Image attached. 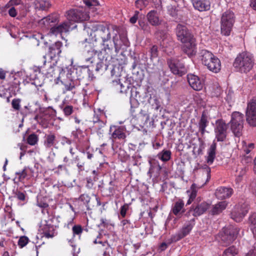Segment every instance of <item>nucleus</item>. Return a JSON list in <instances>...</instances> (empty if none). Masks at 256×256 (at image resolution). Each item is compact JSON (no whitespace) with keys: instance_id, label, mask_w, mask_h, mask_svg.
<instances>
[{"instance_id":"13d9d810","label":"nucleus","mask_w":256,"mask_h":256,"mask_svg":"<svg viewBox=\"0 0 256 256\" xmlns=\"http://www.w3.org/2000/svg\"><path fill=\"white\" fill-rule=\"evenodd\" d=\"M234 96V92L231 90L229 89L226 91V97L225 99L228 103L232 101Z\"/></svg>"},{"instance_id":"9d476101","label":"nucleus","mask_w":256,"mask_h":256,"mask_svg":"<svg viewBox=\"0 0 256 256\" xmlns=\"http://www.w3.org/2000/svg\"><path fill=\"white\" fill-rule=\"evenodd\" d=\"M167 64L172 72L176 75L182 76L186 73V69L183 63L177 58H171L167 60Z\"/></svg>"},{"instance_id":"f8f14e48","label":"nucleus","mask_w":256,"mask_h":256,"mask_svg":"<svg viewBox=\"0 0 256 256\" xmlns=\"http://www.w3.org/2000/svg\"><path fill=\"white\" fill-rule=\"evenodd\" d=\"M176 36L178 40L184 43L195 38L190 30L185 26L178 24L176 27Z\"/></svg>"},{"instance_id":"2eb2a0df","label":"nucleus","mask_w":256,"mask_h":256,"mask_svg":"<svg viewBox=\"0 0 256 256\" xmlns=\"http://www.w3.org/2000/svg\"><path fill=\"white\" fill-rule=\"evenodd\" d=\"M182 51L190 58L196 54V38L182 43Z\"/></svg>"},{"instance_id":"338daca9","label":"nucleus","mask_w":256,"mask_h":256,"mask_svg":"<svg viewBox=\"0 0 256 256\" xmlns=\"http://www.w3.org/2000/svg\"><path fill=\"white\" fill-rule=\"evenodd\" d=\"M120 40L122 42V44H120V46H122V45H124L126 46H128L130 45V42H128V40L126 36L124 35L120 36Z\"/></svg>"},{"instance_id":"a19ab883","label":"nucleus","mask_w":256,"mask_h":256,"mask_svg":"<svg viewBox=\"0 0 256 256\" xmlns=\"http://www.w3.org/2000/svg\"><path fill=\"white\" fill-rule=\"evenodd\" d=\"M102 234H99L97 237L94 240V243L95 244H100L102 246V248L103 250H108L110 248V245L108 244L107 240H100V236Z\"/></svg>"},{"instance_id":"6ab92c4d","label":"nucleus","mask_w":256,"mask_h":256,"mask_svg":"<svg viewBox=\"0 0 256 256\" xmlns=\"http://www.w3.org/2000/svg\"><path fill=\"white\" fill-rule=\"evenodd\" d=\"M118 189L117 182L116 180H110L108 184L101 187V192L106 197H111L114 196Z\"/></svg>"},{"instance_id":"e433bc0d","label":"nucleus","mask_w":256,"mask_h":256,"mask_svg":"<svg viewBox=\"0 0 256 256\" xmlns=\"http://www.w3.org/2000/svg\"><path fill=\"white\" fill-rule=\"evenodd\" d=\"M44 234L46 238H52L56 234L53 226L46 225L44 228Z\"/></svg>"},{"instance_id":"bf43d9fd","label":"nucleus","mask_w":256,"mask_h":256,"mask_svg":"<svg viewBox=\"0 0 256 256\" xmlns=\"http://www.w3.org/2000/svg\"><path fill=\"white\" fill-rule=\"evenodd\" d=\"M150 58H156L158 56V46H153L150 50Z\"/></svg>"},{"instance_id":"72a5a7b5","label":"nucleus","mask_w":256,"mask_h":256,"mask_svg":"<svg viewBox=\"0 0 256 256\" xmlns=\"http://www.w3.org/2000/svg\"><path fill=\"white\" fill-rule=\"evenodd\" d=\"M148 103L152 108L158 111L161 110V102L160 100L156 96H150L148 99Z\"/></svg>"},{"instance_id":"ea45409f","label":"nucleus","mask_w":256,"mask_h":256,"mask_svg":"<svg viewBox=\"0 0 256 256\" xmlns=\"http://www.w3.org/2000/svg\"><path fill=\"white\" fill-rule=\"evenodd\" d=\"M238 252V250L235 246H230L224 251L222 256H235Z\"/></svg>"},{"instance_id":"f3484780","label":"nucleus","mask_w":256,"mask_h":256,"mask_svg":"<svg viewBox=\"0 0 256 256\" xmlns=\"http://www.w3.org/2000/svg\"><path fill=\"white\" fill-rule=\"evenodd\" d=\"M126 128L123 126H112L110 128V138L112 140H123L126 138Z\"/></svg>"},{"instance_id":"1a4fd4ad","label":"nucleus","mask_w":256,"mask_h":256,"mask_svg":"<svg viewBox=\"0 0 256 256\" xmlns=\"http://www.w3.org/2000/svg\"><path fill=\"white\" fill-rule=\"evenodd\" d=\"M66 18L71 26V22H79L84 20H88L90 16L89 14L85 12H82L80 9H72L66 12Z\"/></svg>"},{"instance_id":"0eeeda50","label":"nucleus","mask_w":256,"mask_h":256,"mask_svg":"<svg viewBox=\"0 0 256 256\" xmlns=\"http://www.w3.org/2000/svg\"><path fill=\"white\" fill-rule=\"evenodd\" d=\"M240 228L236 226H229L224 228L222 234V240L225 245L232 243L236 238Z\"/></svg>"},{"instance_id":"dca6fc26","label":"nucleus","mask_w":256,"mask_h":256,"mask_svg":"<svg viewBox=\"0 0 256 256\" xmlns=\"http://www.w3.org/2000/svg\"><path fill=\"white\" fill-rule=\"evenodd\" d=\"M76 26L74 25V26L70 27L69 22H64L57 26H54L50 28V34L54 36H58V34L62 35V33L66 32L70 30H72L76 28Z\"/></svg>"},{"instance_id":"0e129e2a","label":"nucleus","mask_w":256,"mask_h":256,"mask_svg":"<svg viewBox=\"0 0 256 256\" xmlns=\"http://www.w3.org/2000/svg\"><path fill=\"white\" fill-rule=\"evenodd\" d=\"M22 74V72H16L14 71H12L10 73V76H11L12 75V77L14 78V80H16L15 82H14V84L16 85V88L17 86H19L20 82L19 80H16V78L14 77V74L15 76H20Z\"/></svg>"},{"instance_id":"49530a36","label":"nucleus","mask_w":256,"mask_h":256,"mask_svg":"<svg viewBox=\"0 0 256 256\" xmlns=\"http://www.w3.org/2000/svg\"><path fill=\"white\" fill-rule=\"evenodd\" d=\"M186 192L188 194L189 198L194 200L196 196L197 193L196 184H192L190 186V190H187Z\"/></svg>"},{"instance_id":"bb28decb","label":"nucleus","mask_w":256,"mask_h":256,"mask_svg":"<svg viewBox=\"0 0 256 256\" xmlns=\"http://www.w3.org/2000/svg\"><path fill=\"white\" fill-rule=\"evenodd\" d=\"M184 202L182 199H178L172 206V212L176 216L182 215L185 212Z\"/></svg>"},{"instance_id":"f03ea898","label":"nucleus","mask_w":256,"mask_h":256,"mask_svg":"<svg viewBox=\"0 0 256 256\" xmlns=\"http://www.w3.org/2000/svg\"><path fill=\"white\" fill-rule=\"evenodd\" d=\"M254 60L252 55L248 52L240 54L235 59L234 67L242 72H247L253 67Z\"/></svg>"},{"instance_id":"c9c22d12","label":"nucleus","mask_w":256,"mask_h":256,"mask_svg":"<svg viewBox=\"0 0 256 256\" xmlns=\"http://www.w3.org/2000/svg\"><path fill=\"white\" fill-rule=\"evenodd\" d=\"M157 158L163 162H167L171 158L172 152L170 150L164 149L156 156Z\"/></svg>"},{"instance_id":"6e6d98bb","label":"nucleus","mask_w":256,"mask_h":256,"mask_svg":"<svg viewBox=\"0 0 256 256\" xmlns=\"http://www.w3.org/2000/svg\"><path fill=\"white\" fill-rule=\"evenodd\" d=\"M129 208V206L127 204H125L122 206H121L120 209V216H119V218L120 216H122V218H124L126 216L127 211Z\"/></svg>"},{"instance_id":"7c9ffc66","label":"nucleus","mask_w":256,"mask_h":256,"mask_svg":"<svg viewBox=\"0 0 256 256\" xmlns=\"http://www.w3.org/2000/svg\"><path fill=\"white\" fill-rule=\"evenodd\" d=\"M209 208L210 204L206 202H202L201 204H198L194 208L192 206V208L194 210L193 215L194 216H200L205 212Z\"/></svg>"},{"instance_id":"9b49d317","label":"nucleus","mask_w":256,"mask_h":256,"mask_svg":"<svg viewBox=\"0 0 256 256\" xmlns=\"http://www.w3.org/2000/svg\"><path fill=\"white\" fill-rule=\"evenodd\" d=\"M214 128L216 140L218 142H224L227 136L228 126L222 120H218L216 122Z\"/></svg>"},{"instance_id":"2f4dec72","label":"nucleus","mask_w":256,"mask_h":256,"mask_svg":"<svg viewBox=\"0 0 256 256\" xmlns=\"http://www.w3.org/2000/svg\"><path fill=\"white\" fill-rule=\"evenodd\" d=\"M56 136L54 134H46L44 138V145L46 148H50L56 145Z\"/></svg>"},{"instance_id":"69168bd1","label":"nucleus","mask_w":256,"mask_h":256,"mask_svg":"<svg viewBox=\"0 0 256 256\" xmlns=\"http://www.w3.org/2000/svg\"><path fill=\"white\" fill-rule=\"evenodd\" d=\"M82 131L79 128H76V130L72 132V134L74 138L78 139L79 135L82 134Z\"/></svg>"},{"instance_id":"774afa93","label":"nucleus","mask_w":256,"mask_h":256,"mask_svg":"<svg viewBox=\"0 0 256 256\" xmlns=\"http://www.w3.org/2000/svg\"><path fill=\"white\" fill-rule=\"evenodd\" d=\"M60 143L62 146H64L65 144L70 145L72 143V141L70 138L64 136H63L61 138Z\"/></svg>"},{"instance_id":"58836bf2","label":"nucleus","mask_w":256,"mask_h":256,"mask_svg":"<svg viewBox=\"0 0 256 256\" xmlns=\"http://www.w3.org/2000/svg\"><path fill=\"white\" fill-rule=\"evenodd\" d=\"M249 223L250 230L256 238V212L252 214L249 217Z\"/></svg>"},{"instance_id":"603ef678","label":"nucleus","mask_w":256,"mask_h":256,"mask_svg":"<svg viewBox=\"0 0 256 256\" xmlns=\"http://www.w3.org/2000/svg\"><path fill=\"white\" fill-rule=\"evenodd\" d=\"M62 112L65 116H70L74 112V108L72 106L66 105L62 108Z\"/></svg>"},{"instance_id":"b1692460","label":"nucleus","mask_w":256,"mask_h":256,"mask_svg":"<svg viewBox=\"0 0 256 256\" xmlns=\"http://www.w3.org/2000/svg\"><path fill=\"white\" fill-rule=\"evenodd\" d=\"M233 193V190L230 188L220 187L215 192L216 198L220 200H224L230 198Z\"/></svg>"},{"instance_id":"680f3d73","label":"nucleus","mask_w":256,"mask_h":256,"mask_svg":"<svg viewBox=\"0 0 256 256\" xmlns=\"http://www.w3.org/2000/svg\"><path fill=\"white\" fill-rule=\"evenodd\" d=\"M76 164V166L78 168V174H80L84 170L85 162L84 161L78 162Z\"/></svg>"},{"instance_id":"f257e3e1","label":"nucleus","mask_w":256,"mask_h":256,"mask_svg":"<svg viewBox=\"0 0 256 256\" xmlns=\"http://www.w3.org/2000/svg\"><path fill=\"white\" fill-rule=\"evenodd\" d=\"M84 27V30L89 36L88 38L80 42L88 66H95L97 72L106 70L114 47L116 51L118 48L117 30L114 26L110 27L96 22H87Z\"/></svg>"},{"instance_id":"393cba45","label":"nucleus","mask_w":256,"mask_h":256,"mask_svg":"<svg viewBox=\"0 0 256 256\" xmlns=\"http://www.w3.org/2000/svg\"><path fill=\"white\" fill-rule=\"evenodd\" d=\"M62 44L60 41L56 42L48 48V54L51 58L59 56L62 52Z\"/></svg>"},{"instance_id":"f704fd0d","label":"nucleus","mask_w":256,"mask_h":256,"mask_svg":"<svg viewBox=\"0 0 256 256\" xmlns=\"http://www.w3.org/2000/svg\"><path fill=\"white\" fill-rule=\"evenodd\" d=\"M208 117L205 114L202 113L198 122L199 130L202 134H204L206 132V128L208 126Z\"/></svg>"},{"instance_id":"423d86ee","label":"nucleus","mask_w":256,"mask_h":256,"mask_svg":"<svg viewBox=\"0 0 256 256\" xmlns=\"http://www.w3.org/2000/svg\"><path fill=\"white\" fill-rule=\"evenodd\" d=\"M244 120V114L238 112L232 113L230 124L231 130L236 136L240 137L242 135Z\"/></svg>"},{"instance_id":"37998d69","label":"nucleus","mask_w":256,"mask_h":256,"mask_svg":"<svg viewBox=\"0 0 256 256\" xmlns=\"http://www.w3.org/2000/svg\"><path fill=\"white\" fill-rule=\"evenodd\" d=\"M90 196L88 194H82L78 198V200L82 202L83 204L86 206L87 210H90L88 204L90 202Z\"/></svg>"},{"instance_id":"4be33fe9","label":"nucleus","mask_w":256,"mask_h":256,"mask_svg":"<svg viewBox=\"0 0 256 256\" xmlns=\"http://www.w3.org/2000/svg\"><path fill=\"white\" fill-rule=\"evenodd\" d=\"M191 2L194 9L200 12L208 11L210 8V0H191Z\"/></svg>"},{"instance_id":"4c0bfd02","label":"nucleus","mask_w":256,"mask_h":256,"mask_svg":"<svg viewBox=\"0 0 256 256\" xmlns=\"http://www.w3.org/2000/svg\"><path fill=\"white\" fill-rule=\"evenodd\" d=\"M34 4L36 8L39 10H46L50 6V2L44 0H35Z\"/></svg>"},{"instance_id":"c85d7f7f","label":"nucleus","mask_w":256,"mask_h":256,"mask_svg":"<svg viewBox=\"0 0 256 256\" xmlns=\"http://www.w3.org/2000/svg\"><path fill=\"white\" fill-rule=\"evenodd\" d=\"M146 18L148 22L153 26H158L161 23L156 10H152L149 12L146 15Z\"/></svg>"},{"instance_id":"a211bd4d","label":"nucleus","mask_w":256,"mask_h":256,"mask_svg":"<svg viewBox=\"0 0 256 256\" xmlns=\"http://www.w3.org/2000/svg\"><path fill=\"white\" fill-rule=\"evenodd\" d=\"M71 74H67L68 79H63L61 82L64 86L66 91H72L76 89L80 85V81L79 79H73L71 77Z\"/></svg>"},{"instance_id":"09e8293b","label":"nucleus","mask_w":256,"mask_h":256,"mask_svg":"<svg viewBox=\"0 0 256 256\" xmlns=\"http://www.w3.org/2000/svg\"><path fill=\"white\" fill-rule=\"evenodd\" d=\"M138 24L140 26V28L144 30L145 33H150V26L149 25L145 22L143 20H138Z\"/></svg>"},{"instance_id":"aec40b11","label":"nucleus","mask_w":256,"mask_h":256,"mask_svg":"<svg viewBox=\"0 0 256 256\" xmlns=\"http://www.w3.org/2000/svg\"><path fill=\"white\" fill-rule=\"evenodd\" d=\"M57 22V16L55 14H51L40 20L38 24L41 28L46 30L54 26Z\"/></svg>"},{"instance_id":"7ed1b4c3","label":"nucleus","mask_w":256,"mask_h":256,"mask_svg":"<svg viewBox=\"0 0 256 256\" xmlns=\"http://www.w3.org/2000/svg\"><path fill=\"white\" fill-rule=\"evenodd\" d=\"M234 22L235 15L233 12L227 10L222 13L220 22L222 34L226 36H230Z\"/></svg>"},{"instance_id":"5fc2aeb1","label":"nucleus","mask_w":256,"mask_h":256,"mask_svg":"<svg viewBox=\"0 0 256 256\" xmlns=\"http://www.w3.org/2000/svg\"><path fill=\"white\" fill-rule=\"evenodd\" d=\"M29 239L26 236H20L18 240V245L20 248L26 246L28 242Z\"/></svg>"},{"instance_id":"3c124183","label":"nucleus","mask_w":256,"mask_h":256,"mask_svg":"<svg viewBox=\"0 0 256 256\" xmlns=\"http://www.w3.org/2000/svg\"><path fill=\"white\" fill-rule=\"evenodd\" d=\"M14 197L16 198L18 200L24 201L26 198L24 194L18 190L13 192Z\"/></svg>"},{"instance_id":"4468645a","label":"nucleus","mask_w":256,"mask_h":256,"mask_svg":"<svg viewBox=\"0 0 256 256\" xmlns=\"http://www.w3.org/2000/svg\"><path fill=\"white\" fill-rule=\"evenodd\" d=\"M193 226L190 222L186 223L177 232L172 236V242H178L188 236Z\"/></svg>"},{"instance_id":"de8ad7c7","label":"nucleus","mask_w":256,"mask_h":256,"mask_svg":"<svg viewBox=\"0 0 256 256\" xmlns=\"http://www.w3.org/2000/svg\"><path fill=\"white\" fill-rule=\"evenodd\" d=\"M254 148V144L252 143H248L244 141L242 142V150L246 152V154H249L250 151Z\"/></svg>"},{"instance_id":"a18cd8bd","label":"nucleus","mask_w":256,"mask_h":256,"mask_svg":"<svg viewBox=\"0 0 256 256\" xmlns=\"http://www.w3.org/2000/svg\"><path fill=\"white\" fill-rule=\"evenodd\" d=\"M38 136L35 134H30L27 138V142L31 146H34L38 142Z\"/></svg>"},{"instance_id":"39448f33","label":"nucleus","mask_w":256,"mask_h":256,"mask_svg":"<svg viewBox=\"0 0 256 256\" xmlns=\"http://www.w3.org/2000/svg\"><path fill=\"white\" fill-rule=\"evenodd\" d=\"M112 85L114 86L116 90H120V93L128 94L130 90V102L132 101L138 102L141 100L142 96L140 94V88H138L135 87H131L128 86V82H125L124 84H121L120 80L112 81Z\"/></svg>"},{"instance_id":"6e6552de","label":"nucleus","mask_w":256,"mask_h":256,"mask_svg":"<svg viewBox=\"0 0 256 256\" xmlns=\"http://www.w3.org/2000/svg\"><path fill=\"white\" fill-rule=\"evenodd\" d=\"M249 209L248 204L240 202L236 204L231 212V218L236 222H240L245 216Z\"/></svg>"},{"instance_id":"c756f323","label":"nucleus","mask_w":256,"mask_h":256,"mask_svg":"<svg viewBox=\"0 0 256 256\" xmlns=\"http://www.w3.org/2000/svg\"><path fill=\"white\" fill-rule=\"evenodd\" d=\"M227 206L228 202L226 201L220 202L212 206L210 213L212 215H218L224 210Z\"/></svg>"},{"instance_id":"5701e85b","label":"nucleus","mask_w":256,"mask_h":256,"mask_svg":"<svg viewBox=\"0 0 256 256\" xmlns=\"http://www.w3.org/2000/svg\"><path fill=\"white\" fill-rule=\"evenodd\" d=\"M34 70L35 72H42L48 78H52L55 75L54 66L51 62H48V68L47 69L44 68L42 66H38V67L36 66Z\"/></svg>"},{"instance_id":"c03bdc74","label":"nucleus","mask_w":256,"mask_h":256,"mask_svg":"<svg viewBox=\"0 0 256 256\" xmlns=\"http://www.w3.org/2000/svg\"><path fill=\"white\" fill-rule=\"evenodd\" d=\"M150 0H136L135 5L137 8L142 10L149 4Z\"/></svg>"},{"instance_id":"cd10ccee","label":"nucleus","mask_w":256,"mask_h":256,"mask_svg":"<svg viewBox=\"0 0 256 256\" xmlns=\"http://www.w3.org/2000/svg\"><path fill=\"white\" fill-rule=\"evenodd\" d=\"M216 144L214 140L209 148L208 150L207 156H206V162L208 165H211L216 158Z\"/></svg>"},{"instance_id":"ddd939ff","label":"nucleus","mask_w":256,"mask_h":256,"mask_svg":"<svg viewBox=\"0 0 256 256\" xmlns=\"http://www.w3.org/2000/svg\"><path fill=\"white\" fill-rule=\"evenodd\" d=\"M246 120L250 126H256V100H252L248 104Z\"/></svg>"},{"instance_id":"a878e982","label":"nucleus","mask_w":256,"mask_h":256,"mask_svg":"<svg viewBox=\"0 0 256 256\" xmlns=\"http://www.w3.org/2000/svg\"><path fill=\"white\" fill-rule=\"evenodd\" d=\"M149 163L150 164V168L148 174L152 177V175L155 178L158 177L160 174L162 170V167L160 166L159 162L156 160H150Z\"/></svg>"},{"instance_id":"e2e57ef3","label":"nucleus","mask_w":256,"mask_h":256,"mask_svg":"<svg viewBox=\"0 0 256 256\" xmlns=\"http://www.w3.org/2000/svg\"><path fill=\"white\" fill-rule=\"evenodd\" d=\"M173 242H172L171 238L170 241L168 242H163L161 243L159 246L158 250L161 252L164 251L167 248L168 246Z\"/></svg>"},{"instance_id":"412c9836","label":"nucleus","mask_w":256,"mask_h":256,"mask_svg":"<svg viewBox=\"0 0 256 256\" xmlns=\"http://www.w3.org/2000/svg\"><path fill=\"white\" fill-rule=\"evenodd\" d=\"M187 79L190 86L195 90H201L204 86V82L196 75L188 74Z\"/></svg>"},{"instance_id":"052dcab7","label":"nucleus","mask_w":256,"mask_h":256,"mask_svg":"<svg viewBox=\"0 0 256 256\" xmlns=\"http://www.w3.org/2000/svg\"><path fill=\"white\" fill-rule=\"evenodd\" d=\"M74 234L80 235L82 232V229L80 226L75 225L72 228Z\"/></svg>"},{"instance_id":"79ce46f5","label":"nucleus","mask_w":256,"mask_h":256,"mask_svg":"<svg viewBox=\"0 0 256 256\" xmlns=\"http://www.w3.org/2000/svg\"><path fill=\"white\" fill-rule=\"evenodd\" d=\"M104 113L102 111L99 110H98L97 112L94 111V115L92 121L94 124V128H97L98 122H99L100 121L102 120L101 119L104 116Z\"/></svg>"},{"instance_id":"8fccbe9b","label":"nucleus","mask_w":256,"mask_h":256,"mask_svg":"<svg viewBox=\"0 0 256 256\" xmlns=\"http://www.w3.org/2000/svg\"><path fill=\"white\" fill-rule=\"evenodd\" d=\"M84 2L89 8L92 9L99 5V2L98 0H84Z\"/></svg>"},{"instance_id":"864d4df0","label":"nucleus","mask_w":256,"mask_h":256,"mask_svg":"<svg viewBox=\"0 0 256 256\" xmlns=\"http://www.w3.org/2000/svg\"><path fill=\"white\" fill-rule=\"evenodd\" d=\"M121 224L124 230H128L129 228H132V224L128 220H123L121 221Z\"/></svg>"},{"instance_id":"20e7f679","label":"nucleus","mask_w":256,"mask_h":256,"mask_svg":"<svg viewBox=\"0 0 256 256\" xmlns=\"http://www.w3.org/2000/svg\"><path fill=\"white\" fill-rule=\"evenodd\" d=\"M202 63L210 71L216 73L221 68L220 60L212 52L204 50L202 52Z\"/></svg>"},{"instance_id":"473e14b6","label":"nucleus","mask_w":256,"mask_h":256,"mask_svg":"<svg viewBox=\"0 0 256 256\" xmlns=\"http://www.w3.org/2000/svg\"><path fill=\"white\" fill-rule=\"evenodd\" d=\"M30 170L26 167L22 170L16 172L15 178H18L19 182H24L26 180L30 178Z\"/></svg>"},{"instance_id":"4d7b16f0","label":"nucleus","mask_w":256,"mask_h":256,"mask_svg":"<svg viewBox=\"0 0 256 256\" xmlns=\"http://www.w3.org/2000/svg\"><path fill=\"white\" fill-rule=\"evenodd\" d=\"M20 98H14L12 102V108L16 110H19L20 108Z\"/></svg>"}]
</instances>
